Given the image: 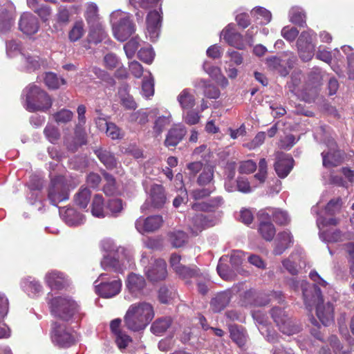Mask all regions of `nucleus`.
I'll use <instances>...</instances> for the list:
<instances>
[{
  "mask_svg": "<svg viewBox=\"0 0 354 354\" xmlns=\"http://www.w3.org/2000/svg\"><path fill=\"white\" fill-rule=\"evenodd\" d=\"M149 199L154 208H162L167 201L163 186L158 184L152 185L149 189Z\"/></svg>",
  "mask_w": 354,
  "mask_h": 354,
  "instance_id": "21",
  "label": "nucleus"
},
{
  "mask_svg": "<svg viewBox=\"0 0 354 354\" xmlns=\"http://www.w3.org/2000/svg\"><path fill=\"white\" fill-rule=\"evenodd\" d=\"M55 120L57 123H67L73 118V113L72 111L68 109H62L53 115Z\"/></svg>",
  "mask_w": 354,
  "mask_h": 354,
  "instance_id": "56",
  "label": "nucleus"
},
{
  "mask_svg": "<svg viewBox=\"0 0 354 354\" xmlns=\"http://www.w3.org/2000/svg\"><path fill=\"white\" fill-rule=\"evenodd\" d=\"M91 195V192L88 188L82 187L75 195L74 201L80 208L85 209L90 201Z\"/></svg>",
  "mask_w": 354,
  "mask_h": 354,
  "instance_id": "35",
  "label": "nucleus"
},
{
  "mask_svg": "<svg viewBox=\"0 0 354 354\" xmlns=\"http://www.w3.org/2000/svg\"><path fill=\"white\" fill-rule=\"evenodd\" d=\"M118 96L120 104L126 109L129 110H135L137 108V104L133 96L129 93V86L122 85L118 89Z\"/></svg>",
  "mask_w": 354,
  "mask_h": 354,
  "instance_id": "25",
  "label": "nucleus"
},
{
  "mask_svg": "<svg viewBox=\"0 0 354 354\" xmlns=\"http://www.w3.org/2000/svg\"><path fill=\"white\" fill-rule=\"evenodd\" d=\"M52 103V99L46 91L35 85L28 87L26 104L29 111H46L51 107Z\"/></svg>",
  "mask_w": 354,
  "mask_h": 354,
  "instance_id": "4",
  "label": "nucleus"
},
{
  "mask_svg": "<svg viewBox=\"0 0 354 354\" xmlns=\"http://www.w3.org/2000/svg\"><path fill=\"white\" fill-rule=\"evenodd\" d=\"M214 185H209L207 187L195 189L192 191L191 196L194 200H201L208 197L214 191Z\"/></svg>",
  "mask_w": 354,
  "mask_h": 354,
  "instance_id": "52",
  "label": "nucleus"
},
{
  "mask_svg": "<svg viewBox=\"0 0 354 354\" xmlns=\"http://www.w3.org/2000/svg\"><path fill=\"white\" fill-rule=\"evenodd\" d=\"M212 221L202 213L189 215L187 221L188 230L194 236L198 235L205 227L212 226Z\"/></svg>",
  "mask_w": 354,
  "mask_h": 354,
  "instance_id": "17",
  "label": "nucleus"
},
{
  "mask_svg": "<svg viewBox=\"0 0 354 354\" xmlns=\"http://www.w3.org/2000/svg\"><path fill=\"white\" fill-rule=\"evenodd\" d=\"M272 218L276 223L279 225H286L290 221L288 214L278 209H274V211L272 212Z\"/></svg>",
  "mask_w": 354,
  "mask_h": 354,
  "instance_id": "61",
  "label": "nucleus"
},
{
  "mask_svg": "<svg viewBox=\"0 0 354 354\" xmlns=\"http://www.w3.org/2000/svg\"><path fill=\"white\" fill-rule=\"evenodd\" d=\"M90 37L95 43L100 42L106 37V32L100 23L90 26Z\"/></svg>",
  "mask_w": 354,
  "mask_h": 354,
  "instance_id": "46",
  "label": "nucleus"
},
{
  "mask_svg": "<svg viewBox=\"0 0 354 354\" xmlns=\"http://www.w3.org/2000/svg\"><path fill=\"white\" fill-rule=\"evenodd\" d=\"M223 198L216 197L211 201V204L206 203H194L192 205V208L195 211H209L212 207H217L221 204Z\"/></svg>",
  "mask_w": 354,
  "mask_h": 354,
  "instance_id": "48",
  "label": "nucleus"
},
{
  "mask_svg": "<svg viewBox=\"0 0 354 354\" xmlns=\"http://www.w3.org/2000/svg\"><path fill=\"white\" fill-rule=\"evenodd\" d=\"M268 174V162L265 158H261L259 162V171L254 175V178L260 181V183H263Z\"/></svg>",
  "mask_w": 354,
  "mask_h": 354,
  "instance_id": "58",
  "label": "nucleus"
},
{
  "mask_svg": "<svg viewBox=\"0 0 354 354\" xmlns=\"http://www.w3.org/2000/svg\"><path fill=\"white\" fill-rule=\"evenodd\" d=\"M44 133L51 143H55L60 137L58 128L53 124H47L44 129Z\"/></svg>",
  "mask_w": 354,
  "mask_h": 354,
  "instance_id": "50",
  "label": "nucleus"
},
{
  "mask_svg": "<svg viewBox=\"0 0 354 354\" xmlns=\"http://www.w3.org/2000/svg\"><path fill=\"white\" fill-rule=\"evenodd\" d=\"M162 217L160 215H154L147 218L140 217L136 221V227L140 233L153 232L162 226Z\"/></svg>",
  "mask_w": 354,
  "mask_h": 354,
  "instance_id": "16",
  "label": "nucleus"
},
{
  "mask_svg": "<svg viewBox=\"0 0 354 354\" xmlns=\"http://www.w3.org/2000/svg\"><path fill=\"white\" fill-rule=\"evenodd\" d=\"M106 180V185L104 186V192L106 195H112L115 191V180L113 176L106 171L102 173Z\"/></svg>",
  "mask_w": 354,
  "mask_h": 354,
  "instance_id": "55",
  "label": "nucleus"
},
{
  "mask_svg": "<svg viewBox=\"0 0 354 354\" xmlns=\"http://www.w3.org/2000/svg\"><path fill=\"white\" fill-rule=\"evenodd\" d=\"M275 159L274 167L277 176L281 178H286L293 168V158L289 154L277 151Z\"/></svg>",
  "mask_w": 354,
  "mask_h": 354,
  "instance_id": "14",
  "label": "nucleus"
},
{
  "mask_svg": "<svg viewBox=\"0 0 354 354\" xmlns=\"http://www.w3.org/2000/svg\"><path fill=\"white\" fill-rule=\"evenodd\" d=\"M176 294V291L173 288L163 286L160 287L158 291L159 301L162 304H168L175 297Z\"/></svg>",
  "mask_w": 354,
  "mask_h": 354,
  "instance_id": "45",
  "label": "nucleus"
},
{
  "mask_svg": "<svg viewBox=\"0 0 354 354\" xmlns=\"http://www.w3.org/2000/svg\"><path fill=\"white\" fill-rule=\"evenodd\" d=\"M68 185L66 178L57 176L51 178L48 189V198L50 203L57 205L59 203L68 199Z\"/></svg>",
  "mask_w": 354,
  "mask_h": 354,
  "instance_id": "6",
  "label": "nucleus"
},
{
  "mask_svg": "<svg viewBox=\"0 0 354 354\" xmlns=\"http://www.w3.org/2000/svg\"><path fill=\"white\" fill-rule=\"evenodd\" d=\"M95 154L107 169H112L116 167V159L109 151L99 149L95 151Z\"/></svg>",
  "mask_w": 354,
  "mask_h": 354,
  "instance_id": "30",
  "label": "nucleus"
},
{
  "mask_svg": "<svg viewBox=\"0 0 354 354\" xmlns=\"http://www.w3.org/2000/svg\"><path fill=\"white\" fill-rule=\"evenodd\" d=\"M153 317V308L149 303H136L128 308L124 317V325L131 330L140 331L146 328Z\"/></svg>",
  "mask_w": 354,
  "mask_h": 354,
  "instance_id": "2",
  "label": "nucleus"
},
{
  "mask_svg": "<svg viewBox=\"0 0 354 354\" xmlns=\"http://www.w3.org/2000/svg\"><path fill=\"white\" fill-rule=\"evenodd\" d=\"M97 11L98 9L96 4L93 3L88 4L85 17L89 26L92 25L96 26V24L100 23Z\"/></svg>",
  "mask_w": 354,
  "mask_h": 354,
  "instance_id": "41",
  "label": "nucleus"
},
{
  "mask_svg": "<svg viewBox=\"0 0 354 354\" xmlns=\"http://www.w3.org/2000/svg\"><path fill=\"white\" fill-rule=\"evenodd\" d=\"M60 214L68 225H80L84 220V216L73 208H67L64 213L60 212Z\"/></svg>",
  "mask_w": 354,
  "mask_h": 354,
  "instance_id": "31",
  "label": "nucleus"
},
{
  "mask_svg": "<svg viewBox=\"0 0 354 354\" xmlns=\"http://www.w3.org/2000/svg\"><path fill=\"white\" fill-rule=\"evenodd\" d=\"M83 126L84 125L75 126V136L73 137L76 140V142L71 143L69 142L70 140L68 141V149L69 151L75 152L80 146L86 144V133Z\"/></svg>",
  "mask_w": 354,
  "mask_h": 354,
  "instance_id": "26",
  "label": "nucleus"
},
{
  "mask_svg": "<svg viewBox=\"0 0 354 354\" xmlns=\"http://www.w3.org/2000/svg\"><path fill=\"white\" fill-rule=\"evenodd\" d=\"M167 239L174 248L183 246L187 241V234L179 230H174L167 233Z\"/></svg>",
  "mask_w": 354,
  "mask_h": 354,
  "instance_id": "29",
  "label": "nucleus"
},
{
  "mask_svg": "<svg viewBox=\"0 0 354 354\" xmlns=\"http://www.w3.org/2000/svg\"><path fill=\"white\" fill-rule=\"evenodd\" d=\"M342 198L338 197L337 198L331 199L326 205L325 210L327 214L333 215L338 212L342 207Z\"/></svg>",
  "mask_w": 354,
  "mask_h": 354,
  "instance_id": "60",
  "label": "nucleus"
},
{
  "mask_svg": "<svg viewBox=\"0 0 354 354\" xmlns=\"http://www.w3.org/2000/svg\"><path fill=\"white\" fill-rule=\"evenodd\" d=\"M187 133L186 129L180 124L174 126L167 133L165 145L167 147H176Z\"/></svg>",
  "mask_w": 354,
  "mask_h": 354,
  "instance_id": "22",
  "label": "nucleus"
},
{
  "mask_svg": "<svg viewBox=\"0 0 354 354\" xmlns=\"http://www.w3.org/2000/svg\"><path fill=\"white\" fill-rule=\"evenodd\" d=\"M84 24L82 21L76 22L68 34L69 39L71 41L79 40L84 35Z\"/></svg>",
  "mask_w": 354,
  "mask_h": 354,
  "instance_id": "54",
  "label": "nucleus"
},
{
  "mask_svg": "<svg viewBox=\"0 0 354 354\" xmlns=\"http://www.w3.org/2000/svg\"><path fill=\"white\" fill-rule=\"evenodd\" d=\"M196 182L200 186L213 185L214 167L211 165L205 166L202 172L199 174Z\"/></svg>",
  "mask_w": 354,
  "mask_h": 354,
  "instance_id": "33",
  "label": "nucleus"
},
{
  "mask_svg": "<svg viewBox=\"0 0 354 354\" xmlns=\"http://www.w3.org/2000/svg\"><path fill=\"white\" fill-rule=\"evenodd\" d=\"M145 274L152 281L165 279L167 275L166 262L161 259L151 260L145 268Z\"/></svg>",
  "mask_w": 354,
  "mask_h": 354,
  "instance_id": "11",
  "label": "nucleus"
},
{
  "mask_svg": "<svg viewBox=\"0 0 354 354\" xmlns=\"http://www.w3.org/2000/svg\"><path fill=\"white\" fill-rule=\"evenodd\" d=\"M162 17L156 10L151 11L147 17V30L152 41L156 40L160 33Z\"/></svg>",
  "mask_w": 354,
  "mask_h": 354,
  "instance_id": "19",
  "label": "nucleus"
},
{
  "mask_svg": "<svg viewBox=\"0 0 354 354\" xmlns=\"http://www.w3.org/2000/svg\"><path fill=\"white\" fill-rule=\"evenodd\" d=\"M105 124L106 126V133L107 136L113 140L122 139L124 137L123 132L115 124L105 122Z\"/></svg>",
  "mask_w": 354,
  "mask_h": 354,
  "instance_id": "51",
  "label": "nucleus"
},
{
  "mask_svg": "<svg viewBox=\"0 0 354 354\" xmlns=\"http://www.w3.org/2000/svg\"><path fill=\"white\" fill-rule=\"evenodd\" d=\"M314 306H316V314L322 324L324 326L330 325L334 321L333 305L330 302L324 304L321 295L320 299L315 302L310 309L307 308L308 310L311 311Z\"/></svg>",
  "mask_w": 354,
  "mask_h": 354,
  "instance_id": "15",
  "label": "nucleus"
},
{
  "mask_svg": "<svg viewBox=\"0 0 354 354\" xmlns=\"http://www.w3.org/2000/svg\"><path fill=\"white\" fill-rule=\"evenodd\" d=\"M24 33L30 35L37 32L39 26L38 21L35 17L31 14H26L24 15Z\"/></svg>",
  "mask_w": 354,
  "mask_h": 354,
  "instance_id": "38",
  "label": "nucleus"
},
{
  "mask_svg": "<svg viewBox=\"0 0 354 354\" xmlns=\"http://www.w3.org/2000/svg\"><path fill=\"white\" fill-rule=\"evenodd\" d=\"M52 313L63 320H69L79 310V306L69 297H57L50 301Z\"/></svg>",
  "mask_w": 354,
  "mask_h": 354,
  "instance_id": "5",
  "label": "nucleus"
},
{
  "mask_svg": "<svg viewBox=\"0 0 354 354\" xmlns=\"http://www.w3.org/2000/svg\"><path fill=\"white\" fill-rule=\"evenodd\" d=\"M201 82L204 86L205 95L211 99H217L220 95V91L215 86L208 84L206 81L201 80Z\"/></svg>",
  "mask_w": 354,
  "mask_h": 354,
  "instance_id": "59",
  "label": "nucleus"
},
{
  "mask_svg": "<svg viewBox=\"0 0 354 354\" xmlns=\"http://www.w3.org/2000/svg\"><path fill=\"white\" fill-rule=\"evenodd\" d=\"M221 38L224 39L229 45L238 49L245 48V42L243 36L237 32L233 24H228L221 32Z\"/></svg>",
  "mask_w": 354,
  "mask_h": 354,
  "instance_id": "18",
  "label": "nucleus"
},
{
  "mask_svg": "<svg viewBox=\"0 0 354 354\" xmlns=\"http://www.w3.org/2000/svg\"><path fill=\"white\" fill-rule=\"evenodd\" d=\"M148 114L142 110H138L129 114L128 121L131 123H138L144 125L148 122Z\"/></svg>",
  "mask_w": 354,
  "mask_h": 354,
  "instance_id": "49",
  "label": "nucleus"
},
{
  "mask_svg": "<svg viewBox=\"0 0 354 354\" xmlns=\"http://www.w3.org/2000/svg\"><path fill=\"white\" fill-rule=\"evenodd\" d=\"M172 320L171 317H165L157 319L151 326V332L156 335H160L164 333L171 326Z\"/></svg>",
  "mask_w": 354,
  "mask_h": 354,
  "instance_id": "34",
  "label": "nucleus"
},
{
  "mask_svg": "<svg viewBox=\"0 0 354 354\" xmlns=\"http://www.w3.org/2000/svg\"><path fill=\"white\" fill-rule=\"evenodd\" d=\"M91 213L93 216L97 218H104L108 215L102 196L99 194L94 196L91 203Z\"/></svg>",
  "mask_w": 354,
  "mask_h": 354,
  "instance_id": "32",
  "label": "nucleus"
},
{
  "mask_svg": "<svg viewBox=\"0 0 354 354\" xmlns=\"http://www.w3.org/2000/svg\"><path fill=\"white\" fill-rule=\"evenodd\" d=\"M45 279L48 285L54 289H62L68 284V280L64 274L56 270L48 272Z\"/></svg>",
  "mask_w": 354,
  "mask_h": 354,
  "instance_id": "23",
  "label": "nucleus"
},
{
  "mask_svg": "<svg viewBox=\"0 0 354 354\" xmlns=\"http://www.w3.org/2000/svg\"><path fill=\"white\" fill-rule=\"evenodd\" d=\"M113 31L115 37L120 41H126L135 31V26L128 16H124L113 24Z\"/></svg>",
  "mask_w": 354,
  "mask_h": 354,
  "instance_id": "13",
  "label": "nucleus"
},
{
  "mask_svg": "<svg viewBox=\"0 0 354 354\" xmlns=\"http://www.w3.org/2000/svg\"><path fill=\"white\" fill-rule=\"evenodd\" d=\"M95 292L102 298L109 299L118 295L122 288V281L115 276L102 273L94 281Z\"/></svg>",
  "mask_w": 354,
  "mask_h": 354,
  "instance_id": "3",
  "label": "nucleus"
},
{
  "mask_svg": "<svg viewBox=\"0 0 354 354\" xmlns=\"http://www.w3.org/2000/svg\"><path fill=\"white\" fill-rule=\"evenodd\" d=\"M106 209L109 210L111 214L115 215L122 209V202L120 199H110L106 205Z\"/></svg>",
  "mask_w": 354,
  "mask_h": 354,
  "instance_id": "64",
  "label": "nucleus"
},
{
  "mask_svg": "<svg viewBox=\"0 0 354 354\" xmlns=\"http://www.w3.org/2000/svg\"><path fill=\"white\" fill-rule=\"evenodd\" d=\"M53 340L63 347L72 345L75 341V335L66 328L65 324L55 322L53 326Z\"/></svg>",
  "mask_w": 354,
  "mask_h": 354,
  "instance_id": "10",
  "label": "nucleus"
},
{
  "mask_svg": "<svg viewBox=\"0 0 354 354\" xmlns=\"http://www.w3.org/2000/svg\"><path fill=\"white\" fill-rule=\"evenodd\" d=\"M290 21L299 26L306 24V15L299 8H292L289 12Z\"/></svg>",
  "mask_w": 354,
  "mask_h": 354,
  "instance_id": "42",
  "label": "nucleus"
},
{
  "mask_svg": "<svg viewBox=\"0 0 354 354\" xmlns=\"http://www.w3.org/2000/svg\"><path fill=\"white\" fill-rule=\"evenodd\" d=\"M297 49L300 58L304 62L310 60L314 55L315 46L313 44H308L301 48H297Z\"/></svg>",
  "mask_w": 354,
  "mask_h": 354,
  "instance_id": "57",
  "label": "nucleus"
},
{
  "mask_svg": "<svg viewBox=\"0 0 354 354\" xmlns=\"http://www.w3.org/2000/svg\"><path fill=\"white\" fill-rule=\"evenodd\" d=\"M154 53L151 48H143L138 51V57L140 60L151 64L154 58Z\"/></svg>",
  "mask_w": 354,
  "mask_h": 354,
  "instance_id": "63",
  "label": "nucleus"
},
{
  "mask_svg": "<svg viewBox=\"0 0 354 354\" xmlns=\"http://www.w3.org/2000/svg\"><path fill=\"white\" fill-rule=\"evenodd\" d=\"M232 292L229 290L220 292L213 297L210 301V308L214 313H220L230 304Z\"/></svg>",
  "mask_w": 354,
  "mask_h": 354,
  "instance_id": "20",
  "label": "nucleus"
},
{
  "mask_svg": "<svg viewBox=\"0 0 354 354\" xmlns=\"http://www.w3.org/2000/svg\"><path fill=\"white\" fill-rule=\"evenodd\" d=\"M259 231L262 237L269 241L272 240L276 233L275 227L270 221L259 223Z\"/></svg>",
  "mask_w": 354,
  "mask_h": 354,
  "instance_id": "40",
  "label": "nucleus"
},
{
  "mask_svg": "<svg viewBox=\"0 0 354 354\" xmlns=\"http://www.w3.org/2000/svg\"><path fill=\"white\" fill-rule=\"evenodd\" d=\"M139 47V42L137 38H132L124 46L126 55L128 58H131Z\"/></svg>",
  "mask_w": 354,
  "mask_h": 354,
  "instance_id": "62",
  "label": "nucleus"
},
{
  "mask_svg": "<svg viewBox=\"0 0 354 354\" xmlns=\"http://www.w3.org/2000/svg\"><path fill=\"white\" fill-rule=\"evenodd\" d=\"M297 61L296 56L292 53H286L280 57H270L266 58L268 67L277 71L281 76H286Z\"/></svg>",
  "mask_w": 354,
  "mask_h": 354,
  "instance_id": "8",
  "label": "nucleus"
},
{
  "mask_svg": "<svg viewBox=\"0 0 354 354\" xmlns=\"http://www.w3.org/2000/svg\"><path fill=\"white\" fill-rule=\"evenodd\" d=\"M176 274L185 279L190 278H198L202 275V273L196 267L189 268L185 266H183L180 268V272H177Z\"/></svg>",
  "mask_w": 354,
  "mask_h": 354,
  "instance_id": "47",
  "label": "nucleus"
},
{
  "mask_svg": "<svg viewBox=\"0 0 354 354\" xmlns=\"http://www.w3.org/2000/svg\"><path fill=\"white\" fill-rule=\"evenodd\" d=\"M270 313L279 330L283 334L291 335L299 332L300 327L293 322L283 309L274 307L271 310Z\"/></svg>",
  "mask_w": 354,
  "mask_h": 354,
  "instance_id": "9",
  "label": "nucleus"
},
{
  "mask_svg": "<svg viewBox=\"0 0 354 354\" xmlns=\"http://www.w3.org/2000/svg\"><path fill=\"white\" fill-rule=\"evenodd\" d=\"M328 151H323L322 156L323 166L329 168L339 165L344 160V153L337 149L336 143L330 141L328 143Z\"/></svg>",
  "mask_w": 354,
  "mask_h": 354,
  "instance_id": "12",
  "label": "nucleus"
},
{
  "mask_svg": "<svg viewBox=\"0 0 354 354\" xmlns=\"http://www.w3.org/2000/svg\"><path fill=\"white\" fill-rule=\"evenodd\" d=\"M45 84L50 89H57L61 84L66 83L64 79H59L53 73H46L44 77Z\"/></svg>",
  "mask_w": 354,
  "mask_h": 354,
  "instance_id": "43",
  "label": "nucleus"
},
{
  "mask_svg": "<svg viewBox=\"0 0 354 354\" xmlns=\"http://www.w3.org/2000/svg\"><path fill=\"white\" fill-rule=\"evenodd\" d=\"M301 257L298 254L292 253L288 259L282 261L283 268L291 274L296 275L298 274V262L300 261Z\"/></svg>",
  "mask_w": 354,
  "mask_h": 354,
  "instance_id": "36",
  "label": "nucleus"
},
{
  "mask_svg": "<svg viewBox=\"0 0 354 354\" xmlns=\"http://www.w3.org/2000/svg\"><path fill=\"white\" fill-rule=\"evenodd\" d=\"M177 100L184 109H191L195 105L194 97L187 88L180 92L178 95Z\"/></svg>",
  "mask_w": 354,
  "mask_h": 354,
  "instance_id": "37",
  "label": "nucleus"
},
{
  "mask_svg": "<svg viewBox=\"0 0 354 354\" xmlns=\"http://www.w3.org/2000/svg\"><path fill=\"white\" fill-rule=\"evenodd\" d=\"M27 185L31 191L36 192L35 194H32L36 199L39 196V191L44 187V180L38 175H32L30 176Z\"/></svg>",
  "mask_w": 354,
  "mask_h": 354,
  "instance_id": "44",
  "label": "nucleus"
},
{
  "mask_svg": "<svg viewBox=\"0 0 354 354\" xmlns=\"http://www.w3.org/2000/svg\"><path fill=\"white\" fill-rule=\"evenodd\" d=\"M145 280L141 275L131 273L127 278V287L132 293L142 290L145 286Z\"/></svg>",
  "mask_w": 354,
  "mask_h": 354,
  "instance_id": "28",
  "label": "nucleus"
},
{
  "mask_svg": "<svg viewBox=\"0 0 354 354\" xmlns=\"http://www.w3.org/2000/svg\"><path fill=\"white\" fill-rule=\"evenodd\" d=\"M290 286L297 291L300 288L302 291L304 304L306 308H311L312 306L321 298V290L317 285H310L305 280L292 279Z\"/></svg>",
  "mask_w": 354,
  "mask_h": 354,
  "instance_id": "7",
  "label": "nucleus"
},
{
  "mask_svg": "<svg viewBox=\"0 0 354 354\" xmlns=\"http://www.w3.org/2000/svg\"><path fill=\"white\" fill-rule=\"evenodd\" d=\"M24 64H25L26 71L32 72L40 68L41 61L38 56H27Z\"/></svg>",
  "mask_w": 354,
  "mask_h": 354,
  "instance_id": "53",
  "label": "nucleus"
},
{
  "mask_svg": "<svg viewBox=\"0 0 354 354\" xmlns=\"http://www.w3.org/2000/svg\"><path fill=\"white\" fill-rule=\"evenodd\" d=\"M292 243V236L289 231H283L277 235L276 245L274 249L275 255L281 254Z\"/></svg>",
  "mask_w": 354,
  "mask_h": 354,
  "instance_id": "24",
  "label": "nucleus"
},
{
  "mask_svg": "<svg viewBox=\"0 0 354 354\" xmlns=\"http://www.w3.org/2000/svg\"><path fill=\"white\" fill-rule=\"evenodd\" d=\"M227 260V257H221L217 266V272L219 276L224 280H232L235 277L234 272L229 268V266L223 263L224 261Z\"/></svg>",
  "mask_w": 354,
  "mask_h": 354,
  "instance_id": "39",
  "label": "nucleus"
},
{
  "mask_svg": "<svg viewBox=\"0 0 354 354\" xmlns=\"http://www.w3.org/2000/svg\"><path fill=\"white\" fill-rule=\"evenodd\" d=\"M231 339L239 346H243L247 342V334L241 326L232 324L229 326Z\"/></svg>",
  "mask_w": 354,
  "mask_h": 354,
  "instance_id": "27",
  "label": "nucleus"
},
{
  "mask_svg": "<svg viewBox=\"0 0 354 354\" xmlns=\"http://www.w3.org/2000/svg\"><path fill=\"white\" fill-rule=\"evenodd\" d=\"M102 248L109 252L101 261L102 268L105 270L122 272L130 261V252L123 247H118L111 240H104Z\"/></svg>",
  "mask_w": 354,
  "mask_h": 354,
  "instance_id": "1",
  "label": "nucleus"
}]
</instances>
